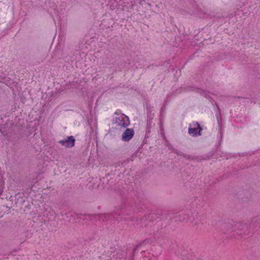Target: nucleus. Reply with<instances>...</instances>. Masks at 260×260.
Returning <instances> with one entry per match:
<instances>
[{"label": "nucleus", "instance_id": "nucleus-1", "mask_svg": "<svg viewBox=\"0 0 260 260\" xmlns=\"http://www.w3.org/2000/svg\"><path fill=\"white\" fill-rule=\"evenodd\" d=\"M114 123L117 126L126 127L129 124V120L127 116L123 114L115 113Z\"/></svg>", "mask_w": 260, "mask_h": 260}, {"label": "nucleus", "instance_id": "nucleus-2", "mask_svg": "<svg viewBox=\"0 0 260 260\" xmlns=\"http://www.w3.org/2000/svg\"><path fill=\"white\" fill-rule=\"evenodd\" d=\"M75 139L72 136L68 137L67 139L61 140L59 143L66 147H72L75 145Z\"/></svg>", "mask_w": 260, "mask_h": 260}, {"label": "nucleus", "instance_id": "nucleus-3", "mask_svg": "<svg viewBox=\"0 0 260 260\" xmlns=\"http://www.w3.org/2000/svg\"><path fill=\"white\" fill-rule=\"evenodd\" d=\"M134 132L133 129L127 128L122 135V139L124 141L130 140L134 136Z\"/></svg>", "mask_w": 260, "mask_h": 260}, {"label": "nucleus", "instance_id": "nucleus-4", "mask_svg": "<svg viewBox=\"0 0 260 260\" xmlns=\"http://www.w3.org/2000/svg\"><path fill=\"white\" fill-rule=\"evenodd\" d=\"M201 128L200 127V125L197 123L193 127H190L188 129L189 134L192 136H197L198 134L199 135H201Z\"/></svg>", "mask_w": 260, "mask_h": 260}]
</instances>
